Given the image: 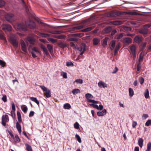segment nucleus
<instances>
[{"mask_svg":"<svg viewBox=\"0 0 151 151\" xmlns=\"http://www.w3.org/2000/svg\"><path fill=\"white\" fill-rule=\"evenodd\" d=\"M27 27L33 29L36 27V25L34 22L30 19H28L25 21V24L23 23H21L17 25V27L18 29L23 31L27 30Z\"/></svg>","mask_w":151,"mask_h":151,"instance_id":"nucleus-1","label":"nucleus"},{"mask_svg":"<svg viewBox=\"0 0 151 151\" xmlns=\"http://www.w3.org/2000/svg\"><path fill=\"white\" fill-rule=\"evenodd\" d=\"M91 18H89L86 19L82 22L81 24L79 26H77L73 28V29L74 30H77L81 29L84 27H86L88 26L91 24L92 22Z\"/></svg>","mask_w":151,"mask_h":151,"instance_id":"nucleus-2","label":"nucleus"},{"mask_svg":"<svg viewBox=\"0 0 151 151\" xmlns=\"http://www.w3.org/2000/svg\"><path fill=\"white\" fill-rule=\"evenodd\" d=\"M10 42L14 47L18 46V41L17 37L14 35H12L10 37Z\"/></svg>","mask_w":151,"mask_h":151,"instance_id":"nucleus-3","label":"nucleus"},{"mask_svg":"<svg viewBox=\"0 0 151 151\" xmlns=\"http://www.w3.org/2000/svg\"><path fill=\"white\" fill-rule=\"evenodd\" d=\"M30 49H31L32 51H31L30 52L31 53L32 55V57L34 58H35L37 57L36 54L34 52H37V51L39 49L38 47H32L31 45H29V51Z\"/></svg>","mask_w":151,"mask_h":151,"instance_id":"nucleus-4","label":"nucleus"},{"mask_svg":"<svg viewBox=\"0 0 151 151\" xmlns=\"http://www.w3.org/2000/svg\"><path fill=\"white\" fill-rule=\"evenodd\" d=\"M85 97L87 99V101L90 103H92L93 104H97L98 103V101H96L93 100L89 99V98H93V96L89 93H87L85 94Z\"/></svg>","mask_w":151,"mask_h":151,"instance_id":"nucleus-5","label":"nucleus"},{"mask_svg":"<svg viewBox=\"0 0 151 151\" xmlns=\"http://www.w3.org/2000/svg\"><path fill=\"white\" fill-rule=\"evenodd\" d=\"M14 15L12 14H8L5 16V18L6 20L9 22H13L14 20Z\"/></svg>","mask_w":151,"mask_h":151,"instance_id":"nucleus-6","label":"nucleus"},{"mask_svg":"<svg viewBox=\"0 0 151 151\" xmlns=\"http://www.w3.org/2000/svg\"><path fill=\"white\" fill-rule=\"evenodd\" d=\"M1 27L2 29L5 32L11 31L12 29L10 25L7 24H3L1 25Z\"/></svg>","mask_w":151,"mask_h":151,"instance_id":"nucleus-7","label":"nucleus"},{"mask_svg":"<svg viewBox=\"0 0 151 151\" xmlns=\"http://www.w3.org/2000/svg\"><path fill=\"white\" fill-rule=\"evenodd\" d=\"M86 47L85 44L83 43L81 44L79 47H78V50L81 52L80 54V55H82L83 54L84 52L86 50Z\"/></svg>","mask_w":151,"mask_h":151,"instance_id":"nucleus-8","label":"nucleus"},{"mask_svg":"<svg viewBox=\"0 0 151 151\" xmlns=\"http://www.w3.org/2000/svg\"><path fill=\"white\" fill-rule=\"evenodd\" d=\"M9 121V118L8 116L5 114L3 115L2 117L1 123L3 125L5 126L6 125V123L8 122Z\"/></svg>","mask_w":151,"mask_h":151,"instance_id":"nucleus-9","label":"nucleus"},{"mask_svg":"<svg viewBox=\"0 0 151 151\" xmlns=\"http://www.w3.org/2000/svg\"><path fill=\"white\" fill-rule=\"evenodd\" d=\"M27 41L31 44L32 46L35 45L36 40L35 39L31 37H29L27 38Z\"/></svg>","mask_w":151,"mask_h":151,"instance_id":"nucleus-10","label":"nucleus"},{"mask_svg":"<svg viewBox=\"0 0 151 151\" xmlns=\"http://www.w3.org/2000/svg\"><path fill=\"white\" fill-rule=\"evenodd\" d=\"M136 49V47L134 45H133L130 47L132 54L134 58L135 57Z\"/></svg>","mask_w":151,"mask_h":151,"instance_id":"nucleus-11","label":"nucleus"},{"mask_svg":"<svg viewBox=\"0 0 151 151\" xmlns=\"http://www.w3.org/2000/svg\"><path fill=\"white\" fill-rule=\"evenodd\" d=\"M21 49L22 51L25 53L27 52V46L25 43L24 41L22 42L21 43Z\"/></svg>","mask_w":151,"mask_h":151,"instance_id":"nucleus-12","label":"nucleus"},{"mask_svg":"<svg viewBox=\"0 0 151 151\" xmlns=\"http://www.w3.org/2000/svg\"><path fill=\"white\" fill-rule=\"evenodd\" d=\"M134 40L136 43H140L142 41V37L139 35H137L134 38Z\"/></svg>","mask_w":151,"mask_h":151,"instance_id":"nucleus-13","label":"nucleus"},{"mask_svg":"<svg viewBox=\"0 0 151 151\" xmlns=\"http://www.w3.org/2000/svg\"><path fill=\"white\" fill-rule=\"evenodd\" d=\"M121 14V13L119 12H111L110 14V15L111 17H116Z\"/></svg>","mask_w":151,"mask_h":151,"instance_id":"nucleus-14","label":"nucleus"},{"mask_svg":"<svg viewBox=\"0 0 151 151\" xmlns=\"http://www.w3.org/2000/svg\"><path fill=\"white\" fill-rule=\"evenodd\" d=\"M98 86L100 88H104L107 87V85L106 84L101 81L98 83Z\"/></svg>","mask_w":151,"mask_h":151,"instance_id":"nucleus-15","label":"nucleus"},{"mask_svg":"<svg viewBox=\"0 0 151 151\" xmlns=\"http://www.w3.org/2000/svg\"><path fill=\"white\" fill-rule=\"evenodd\" d=\"M132 39L128 37H126L124 40V42L125 44H129L132 43Z\"/></svg>","mask_w":151,"mask_h":151,"instance_id":"nucleus-16","label":"nucleus"},{"mask_svg":"<svg viewBox=\"0 0 151 151\" xmlns=\"http://www.w3.org/2000/svg\"><path fill=\"white\" fill-rule=\"evenodd\" d=\"M57 44L59 47L63 49L66 47L67 46L66 43H63L61 42H58Z\"/></svg>","mask_w":151,"mask_h":151,"instance_id":"nucleus-17","label":"nucleus"},{"mask_svg":"<svg viewBox=\"0 0 151 151\" xmlns=\"http://www.w3.org/2000/svg\"><path fill=\"white\" fill-rule=\"evenodd\" d=\"M106 112V110L105 109H104L101 111L98 112L97 113V115L99 116H102L105 115Z\"/></svg>","mask_w":151,"mask_h":151,"instance_id":"nucleus-18","label":"nucleus"},{"mask_svg":"<svg viewBox=\"0 0 151 151\" xmlns=\"http://www.w3.org/2000/svg\"><path fill=\"white\" fill-rule=\"evenodd\" d=\"M139 32L140 33L143 34H146L148 32V29L146 27H144L143 29H141L139 31Z\"/></svg>","mask_w":151,"mask_h":151,"instance_id":"nucleus-19","label":"nucleus"},{"mask_svg":"<svg viewBox=\"0 0 151 151\" xmlns=\"http://www.w3.org/2000/svg\"><path fill=\"white\" fill-rule=\"evenodd\" d=\"M36 33L38 35H39L40 36L42 37H47L50 36V35L49 34L47 33H40L39 32H37Z\"/></svg>","mask_w":151,"mask_h":151,"instance_id":"nucleus-20","label":"nucleus"},{"mask_svg":"<svg viewBox=\"0 0 151 151\" xmlns=\"http://www.w3.org/2000/svg\"><path fill=\"white\" fill-rule=\"evenodd\" d=\"M111 23L114 25H119L122 24V22L121 21L119 20H115L112 21Z\"/></svg>","mask_w":151,"mask_h":151,"instance_id":"nucleus-21","label":"nucleus"},{"mask_svg":"<svg viewBox=\"0 0 151 151\" xmlns=\"http://www.w3.org/2000/svg\"><path fill=\"white\" fill-rule=\"evenodd\" d=\"M94 28V26L89 27L84 29H83L82 30V31L84 32H87L89 31Z\"/></svg>","mask_w":151,"mask_h":151,"instance_id":"nucleus-22","label":"nucleus"},{"mask_svg":"<svg viewBox=\"0 0 151 151\" xmlns=\"http://www.w3.org/2000/svg\"><path fill=\"white\" fill-rule=\"evenodd\" d=\"M143 140L142 138H139L138 140V145L139 146L142 148L143 145Z\"/></svg>","mask_w":151,"mask_h":151,"instance_id":"nucleus-23","label":"nucleus"},{"mask_svg":"<svg viewBox=\"0 0 151 151\" xmlns=\"http://www.w3.org/2000/svg\"><path fill=\"white\" fill-rule=\"evenodd\" d=\"M16 128L17 129L19 132V133H20L21 132V126L20 124L18 122H17L16 123Z\"/></svg>","mask_w":151,"mask_h":151,"instance_id":"nucleus-24","label":"nucleus"},{"mask_svg":"<svg viewBox=\"0 0 151 151\" xmlns=\"http://www.w3.org/2000/svg\"><path fill=\"white\" fill-rule=\"evenodd\" d=\"M17 119L19 122V123H21L22 122V120L20 113L19 111H17Z\"/></svg>","mask_w":151,"mask_h":151,"instance_id":"nucleus-25","label":"nucleus"},{"mask_svg":"<svg viewBox=\"0 0 151 151\" xmlns=\"http://www.w3.org/2000/svg\"><path fill=\"white\" fill-rule=\"evenodd\" d=\"M81 92L80 89L78 88H75L72 91V93L74 95H76L78 93H79Z\"/></svg>","mask_w":151,"mask_h":151,"instance_id":"nucleus-26","label":"nucleus"},{"mask_svg":"<svg viewBox=\"0 0 151 151\" xmlns=\"http://www.w3.org/2000/svg\"><path fill=\"white\" fill-rule=\"evenodd\" d=\"M15 142H19L20 141V139L19 138L17 134H16L15 135L14 137L13 138Z\"/></svg>","mask_w":151,"mask_h":151,"instance_id":"nucleus-27","label":"nucleus"},{"mask_svg":"<svg viewBox=\"0 0 151 151\" xmlns=\"http://www.w3.org/2000/svg\"><path fill=\"white\" fill-rule=\"evenodd\" d=\"M21 109L24 113H27V107L25 105H22L21 106Z\"/></svg>","mask_w":151,"mask_h":151,"instance_id":"nucleus-28","label":"nucleus"},{"mask_svg":"<svg viewBox=\"0 0 151 151\" xmlns=\"http://www.w3.org/2000/svg\"><path fill=\"white\" fill-rule=\"evenodd\" d=\"M30 99L32 101L36 103L38 105H39L40 103L36 98L34 97H30Z\"/></svg>","mask_w":151,"mask_h":151,"instance_id":"nucleus-29","label":"nucleus"},{"mask_svg":"<svg viewBox=\"0 0 151 151\" xmlns=\"http://www.w3.org/2000/svg\"><path fill=\"white\" fill-rule=\"evenodd\" d=\"M45 92H46L44 93V95H45L47 98H49L51 96L50 91L48 89L47 91Z\"/></svg>","mask_w":151,"mask_h":151,"instance_id":"nucleus-30","label":"nucleus"},{"mask_svg":"<svg viewBox=\"0 0 151 151\" xmlns=\"http://www.w3.org/2000/svg\"><path fill=\"white\" fill-rule=\"evenodd\" d=\"M120 47V45L119 43L116 46L114 50V55H116L117 52V51L119 49Z\"/></svg>","mask_w":151,"mask_h":151,"instance_id":"nucleus-31","label":"nucleus"},{"mask_svg":"<svg viewBox=\"0 0 151 151\" xmlns=\"http://www.w3.org/2000/svg\"><path fill=\"white\" fill-rule=\"evenodd\" d=\"M47 47L51 54L53 52V47L52 45L50 44H47Z\"/></svg>","mask_w":151,"mask_h":151,"instance_id":"nucleus-32","label":"nucleus"},{"mask_svg":"<svg viewBox=\"0 0 151 151\" xmlns=\"http://www.w3.org/2000/svg\"><path fill=\"white\" fill-rule=\"evenodd\" d=\"M122 29L125 31H130L132 30V28L130 27H128L126 26H123Z\"/></svg>","mask_w":151,"mask_h":151,"instance_id":"nucleus-33","label":"nucleus"},{"mask_svg":"<svg viewBox=\"0 0 151 151\" xmlns=\"http://www.w3.org/2000/svg\"><path fill=\"white\" fill-rule=\"evenodd\" d=\"M93 44L94 45H97L99 43L100 40L97 38H94L93 40Z\"/></svg>","mask_w":151,"mask_h":151,"instance_id":"nucleus-34","label":"nucleus"},{"mask_svg":"<svg viewBox=\"0 0 151 151\" xmlns=\"http://www.w3.org/2000/svg\"><path fill=\"white\" fill-rule=\"evenodd\" d=\"M115 42L114 40H112L110 43L109 46L111 49H112L115 47Z\"/></svg>","mask_w":151,"mask_h":151,"instance_id":"nucleus-35","label":"nucleus"},{"mask_svg":"<svg viewBox=\"0 0 151 151\" xmlns=\"http://www.w3.org/2000/svg\"><path fill=\"white\" fill-rule=\"evenodd\" d=\"M0 39L1 40L6 41V39L3 35L2 31L0 30Z\"/></svg>","mask_w":151,"mask_h":151,"instance_id":"nucleus-36","label":"nucleus"},{"mask_svg":"<svg viewBox=\"0 0 151 151\" xmlns=\"http://www.w3.org/2000/svg\"><path fill=\"white\" fill-rule=\"evenodd\" d=\"M144 94L145 97L146 99H148L149 98V91L148 89L145 90Z\"/></svg>","mask_w":151,"mask_h":151,"instance_id":"nucleus-37","label":"nucleus"},{"mask_svg":"<svg viewBox=\"0 0 151 151\" xmlns=\"http://www.w3.org/2000/svg\"><path fill=\"white\" fill-rule=\"evenodd\" d=\"M129 95L130 97H132L134 95V91L132 88H129Z\"/></svg>","mask_w":151,"mask_h":151,"instance_id":"nucleus-38","label":"nucleus"},{"mask_svg":"<svg viewBox=\"0 0 151 151\" xmlns=\"http://www.w3.org/2000/svg\"><path fill=\"white\" fill-rule=\"evenodd\" d=\"M25 146L26 147V150H27V151H28L29 150H31L32 149V148L30 145L27 144V143H25L24 144Z\"/></svg>","mask_w":151,"mask_h":151,"instance_id":"nucleus-39","label":"nucleus"},{"mask_svg":"<svg viewBox=\"0 0 151 151\" xmlns=\"http://www.w3.org/2000/svg\"><path fill=\"white\" fill-rule=\"evenodd\" d=\"M64 108L65 109H69L71 108V106L69 103H66L64 105Z\"/></svg>","mask_w":151,"mask_h":151,"instance_id":"nucleus-40","label":"nucleus"},{"mask_svg":"<svg viewBox=\"0 0 151 151\" xmlns=\"http://www.w3.org/2000/svg\"><path fill=\"white\" fill-rule=\"evenodd\" d=\"M66 65L68 67H73L74 66V64L73 63L71 62H66Z\"/></svg>","mask_w":151,"mask_h":151,"instance_id":"nucleus-41","label":"nucleus"},{"mask_svg":"<svg viewBox=\"0 0 151 151\" xmlns=\"http://www.w3.org/2000/svg\"><path fill=\"white\" fill-rule=\"evenodd\" d=\"M104 30L105 32L107 33H109L111 30V27H108L105 28Z\"/></svg>","mask_w":151,"mask_h":151,"instance_id":"nucleus-42","label":"nucleus"},{"mask_svg":"<svg viewBox=\"0 0 151 151\" xmlns=\"http://www.w3.org/2000/svg\"><path fill=\"white\" fill-rule=\"evenodd\" d=\"M139 81L141 84L142 85L144 82V79L142 77H139Z\"/></svg>","mask_w":151,"mask_h":151,"instance_id":"nucleus-43","label":"nucleus"},{"mask_svg":"<svg viewBox=\"0 0 151 151\" xmlns=\"http://www.w3.org/2000/svg\"><path fill=\"white\" fill-rule=\"evenodd\" d=\"M75 82H76L77 83L81 84L83 83V81L81 79H78L76 80Z\"/></svg>","mask_w":151,"mask_h":151,"instance_id":"nucleus-44","label":"nucleus"},{"mask_svg":"<svg viewBox=\"0 0 151 151\" xmlns=\"http://www.w3.org/2000/svg\"><path fill=\"white\" fill-rule=\"evenodd\" d=\"M75 137L78 141L79 143H81V139L78 135V134H76L75 135Z\"/></svg>","mask_w":151,"mask_h":151,"instance_id":"nucleus-45","label":"nucleus"},{"mask_svg":"<svg viewBox=\"0 0 151 151\" xmlns=\"http://www.w3.org/2000/svg\"><path fill=\"white\" fill-rule=\"evenodd\" d=\"M61 75L63 76V78H67V73L65 72H63L61 73Z\"/></svg>","mask_w":151,"mask_h":151,"instance_id":"nucleus-46","label":"nucleus"},{"mask_svg":"<svg viewBox=\"0 0 151 151\" xmlns=\"http://www.w3.org/2000/svg\"><path fill=\"white\" fill-rule=\"evenodd\" d=\"M145 125L147 126H149L151 125V120L150 119L148 120L146 122Z\"/></svg>","mask_w":151,"mask_h":151,"instance_id":"nucleus-47","label":"nucleus"},{"mask_svg":"<svg viewBox=\"0 0 151 151\" xmlns=\"http://www.w3.org/2000/svg\"><path fill=\"white\" fill-rule=\"evenodd\" d=\"M40 87L43 91H47L48 90L44 86H40Z\"/></svg>","mask_w":151,"mask_h":151,"instance_id":"nucleus-48","label":"nucleus"},{"mask_svg":"<svg viewBox=\"0 0 151 151\" xmlns=\"http://www.w3.org/2000/svg\"><path fill=\"white\" fill-rule=\"evenodd\" d=\"M0 65L2 67H4L6 66V63L3 61L0 60Z\"/></svg>","mask_w":151,"mask_h":151,"instance_id":"nucleus-49","label":"nucleus"},{"mask_svg":"<svg viewBox=\"0 0 151 151\" xmlns=\"http://www.w3.org/2000/svg\"><path fill=\"white\" fill-rule=\"evenodd\" d=\"M79 124L77 122H76L74 124V127L76 129H78L79 128Z\"/></svg>","mask_w":151,"mask_h":151,"instance_id":"nucleus-50","label":"nucleus"},{"mask_svg":"<svg viewBox=\"0 0 151 151\" xmlns=\"http://www.w3.org/2000/svg\"><path fill=\"white\" fill-rule=\"evenodd\" d=\"M65 36L63 35H58V39H63L65 37Z\"/></svg>","mask_w":151,"mask_h":151,"instance_id":"nucleus-51","label":"nucleus"},{"mask_svg":"<svg viewBox=\"0 0 151 151\" xmlns=\"http://www.w3.org/2000/svg\"><path fill=\"white\" fill-rule=\"evenodd\" d=\"M11 115L12 116V117H15L16 116L15 113L14 112V111H11ZM8 114L10 115V114Z\"/></svg>","mask_w":151,"mask_h":151,"instance_id":"nucleus-52","label":"nucleus"},{"mask_svg":"<svg viewBox=\"0 0 151 151\" xmlns=\"http://www.w3.org/2000/svg\"><path fill=\"white\" fill-rule=\"evenodd\" d=\"M2 99L4 102H6L7 101L6 96L5 95L3 96Z\"/></svg>","mask_w":151,"mask_h":151,"instance_id":"nucleus-53","label":"nucleus"},{"mask_svg":"<svg viewBox=\"0 0 151 151\" xmlns=\"http://www.w3.org/2000/svg\"><path fill=\"white\" fill-rule=\"evenodd\" d=\"M49 40L51 41L52 43H54L57 42V40L52 38H50Z\"/></svg>","mask_w":151,"mask_h":151,"instance_id":"nucleus-54","label":"nucleus"},{"mask_svg":"<svg viewBox=\"0 0 151 151\" xmlns=\"http://www.w3.org/2000/svg\"><path fill=\"white\" fill-rule=\"evenodd\" d=\"M141 67V63H139L137 65V71H139L140 70Z\"/></svg>","mask_w":151,"mask_h":151,"instance_id":"nucleus-55","label":"nucleus"},{"mask_svg":"<svg viewBox=\"0 0 151 151\" xmlns=\"http://www.w3.org/2000/svg\"><path fill=\"white\" fill-rule=\"evenodd\" d=\"M107 38H105L103 40V44L104 45H107Z\"/></svg>","mask_w":151,"mask_h":151,"instance_id":"nucleus-56","label":"nucleus"},{"mask_svg":"<svg viewBox=\"0 0 151 151\" xmlns=\"http://www.w3.org/2000/svg\"><path fill=\"white\" fill-rule=\"evenodd\" d=\"M94 108H96L97 109H99V108L98 105L97 104H91Z\"/></svg>","mask_w":151,"mask_h":151,"instance_id":"nucleus-57","label":"nucleus"},{"mask_svg":"<svg viewBox=\"0 0 151 151\" xmlns=\"http://www.w3.org/2000/svg\"><path fill=\"white\" fill-rule=\"evenodd\" d=\"M5 4L4 1L2 0H0V7L3 6Z\"/></svg>","mask_w":151,"mask_h":151,"instance_id":"nucleus-58","label":"nucleus"},{"mask_svg":"<svg viewBox=\"0 0 151 151\" xmlns=\"http://www.w3.org/2000/svg\"><path fill=\"white\" fill-rule=\"evenodd\" d=\"M123 36V33H121L119 34V35H118L117 38V39H119L121 38Z\"/></svg>","mask_w":151,"mask_h":151,"instance_id":"nucleus-59","label":"nucleus"},{"mask_svg":"<svg viewBox=\"0 0 151 151\" xmlns=\"http://www.w3.org/2000/svg\"><path fill=\"white\" fill-rule=\"evenodd\" d=\"M70 45L71 47L73 48V49H75L76 48V45L73 42H71L70 43Z\"/></svg>","mask_w":151,"mask_h":151,"instance_id":"nucleus-60","label":"nucleus"},{"mask_svg":"<svg viewBox=\"0 0 151 151\" xmlns=\"http://www.w3.org/2000/svg\"><path fill=\"white\" fill-rule=\"evenodd\" d=\"M12 109L13 111H15V107L14 104L13 103L12 104Z\"/></svg>","mask_w":151,"mask_h":151,"instance_id":"nucleus-61","label":"nucleus"},{"mask_svg":"<svg viewBox=\"0 0 151 151\" xmlns=\"http://www.w3.org/2000/svg\"><path fill=\"white\" fill-rule=\"evenodd\" d=\"M34 114V112L33 111H31L29 113V117H32L33 116Z\"/></svg>","mask_w":151,"mask_h":151,"instance_id":"nucleus-62","label":"nucleus"},{"mask_svg":"<svg viewBox=\"0 0 151 151\" xmlns=\"http://www.w3.org/2000/svg\"><path fill=\"white\" fill-rule=\"evenodd\" d=\"M43 50L46 55H49V53L47 49L46 48H45V49Z\"/></svg>","mask_w":151,"mask_h":151,"instance_id":"nucleus-63","label":"nucleus"},{"mask_svg":"<svg viewBox=\"0 0 151 151\" xmlns=\"http://www.w3.org/2000/svg\"><path fill=\"white\" fill-rule=\"evenodd\" d=\"M151 143L150 142L147 144V149H151Z\"/></svg>","mask_w":151,"mask_h":151,"instance_id":"nucleus-64","label":"nucleus"}]
</instances>
